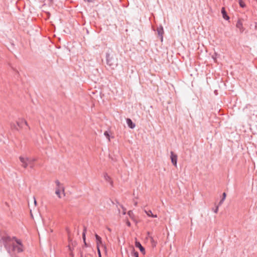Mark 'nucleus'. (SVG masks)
<instances>
[{"label": "nucleus", "mask_w": 257, "mask_h": 257, "mask_svg": "<svg viewBox=\"0 0 257 257\" xmlns=\"http://www.w3.org/2000/svg\"><path fill=\"white\" fill-rule=\"evenodd\" d=\"M4 246L11 257H20L17 254L24 250L21 240L13 236L5 235L2 237Z\"/></svg>", "instance_id": "nucleus-1"}, {"label": "nucleus", "mask_w": 257, "mask_h": 257, "mask_svg": "<svg viewBox=\"0 0 257 257\" xmlns=\"http://www.w3.org/2000/svg\"><path fill=\"white\" fill-rule=\"evenodd\" d=\"M106 57L107 64L114 69L117 66V59L108 53L106 54Z\"/></svg>", "instance_id": "nucleus-2"}, {"label": "nucleus", "mask_w": 257, "mask_h": 257, "mask_svg": "<svg viewBox=\"0 0 257 257\" xmlns=\"http://www.w3.org/2000/svg\"><path fill=\"white\" fill-rule=\"evenodd\" d=\"M19 159L22 163L21 165L23 168H26L28 166V165H29L30 167L32 169H33L34 168V163L30 161V158L20 156L19 157Z\"/></svg>", "instance_id": "nucleus-3"}, {"label": "nucleus", "mask_w": 257, "mask_h": 257, "mask_svg": "<svg viewBox=\"0 0 257 257\" xmlns=\"http://www.w3.org/2000/svg\"><path fill=\"white\" fill-rule=\"evenodd\" d=\"M171 159L172 163L173 164V165H174L175 167H177L178 156L172 151L171 152Z\"/></svg>", "instance_id": "nucleus-4"}, {"label": "nucleus", "mask_w": 257, "mask_h": 257, "mask_svg": "<svg viewBox=\"0 0 257 257\" xmlns=\"http://www.w3.org/2000/svg\"><path fill=\"white\" fill-rule=\"evenodd\" d=\"M61 191L62 192L64 195L65 196V188L64 187H61V188L56 187L55 194H56V195L58 196V197L59 198H61V196L60 194Z\"/></svg>", "instance_id": "nucleus-5"}, {"label": "nucleus", "mask_w": 257, "mask_h": 257, "mask_svg": "<svg viewBox=\"0 0 257 257\" xmlns=\"http://www.w3.org/2000/svg\"><path fill=\"white\" fill-rule=\"evenodd\" d=\"M97 246H101L102 248H105V245L102 243L101 238L97 234L95 235Z\"/></svg>", "instance_id": "nucleus-6"}, {"label": "nucleus", "mask_w": 257, "mask_h": 257, "mask_svg": "<svg viewBox=\"0 0 257 257\" xmlns=\"http://www.w3.org/2000/svg\"><path fill=\"white\" fill-rule=\"evenodd\" d=\"M23 124H25V125H26L27 126H28V128L30 130V127L28 125V124L26 120H25L24 119H23V118H21V119H19L18 121H17V125L20 127H23Z\"/></svg>", "instance_id": "nucleus-7"}, {"label": "nucleus", "mask_w": 257, "mask_h": 257, "mask_svg": "<svg viewBox=\"0 0 257 257\" xmlns=\"http://www.w3.org/2000/svg\"><path fill=\"white\" fill-rule=\"evenodd\" d=\"M135 246L136 247H138L140 249V251L141 252V253L143 254H145L146 252H145V248L142 245V244H141V243L139 241H136L135 242Z\"/></svg>", "instance_id": "nucleus-8"}, {"label": "nucleus", "mask_w": 257, "mask_h": 257, "mask_svg": "<svg viewBox=\"0 0 257 257\" xmlns=\"http://www.w3.org/2000/svg\"><path fill=\"white\" fill-rule=\"evenodd\" d=\"M158 35L161 37V41H163V34H164V29L162 26H160L159 27L157 28V29Z\"/></svg>", "instance_id": "nucleus-9"}, {"label": "nucleus", "mask_w": 257, "mask_h": 257, "mask_svg": "<svg viewBox=\"0 0 257 257\" xmlns=\"http://www.w3.org/2000/svg\"><path fill=\"white\" fill-rule=\"evenodd\" d=\"M221 12L222 15V17L224 19L226 20H228L229 19V17L228 16L227 13L225 11V9L224 7H222L221 8Z\"/></svg>", "instance_id": "nucleus-10"}, {"label": "nucleus", "mask_w": 257, "mask_h": 257, "mask_svg": "<svg viewBox=\"0 0 257 257\" xmlns=\"http://www.w3.org/2000/svg\"><path fill=\"white\" fill-rule=\"evenodd\" d=\"M126 121L129 127H130L131 128H135L136 126L135 124L132 121L131 119L127 118L126 119Z\"/></svg>", "instance_id": "nucleus-11"}, {"label": "nucleus", "mask_w": 257, "mask_h": 257, "mask_svg": "<svg viewBox=\"0 0 257 257\" xmlns=\"http://www.w3.org/2000/svg\"><path fill=\"white\" fill-rule=\"evenodd\" d=\"M104 180L110 183V184L112 186V184H113V182L111 179V178L110 177V176H109L108 175V174L107 173H104Z\"/></svg>", "instance_id": "nucleus-12"}, {"label": "nucleus", "mask_w": 257, "mask_h": 257, "mask_svg": "<svg viewBox=\"0 0 257 257\" xmlns=\"http://www.w3.org/2000/svg\"><path fill=\"white\" fill-rule=\"evenodd\" d=\"M144 211L145 212V213L147 214V215L149 217H153V218L157 217V215L153 214L152 211L150 210H145Z\"/></svg>", "instance_id": "nucleus-13"}, {"label": "nucleus", "mask_w": 257, "mask_h": 257, "mask_svg": "<svg viewBox=\"0 0 257 257\" xmlns=\"http://www.w3.org/2000/svg\"><path fill=\"white\" fill-rule=\"evenodd\" d=\"M236 26L237 28L239 29L241 32H243V25L240 20H238L237 22Z\"/></svg>", "instance_id": "nucleus-14"}, {"label": "nucleus", "mask_w": 257, "mask_h": 257, "mask_svg": "<svg viewBox=\"0 0 257 257\" xmlns=\"http://www.w3.org/2000/svg\"><path fill=\"white\" fill-rule=\"evenodd\" d=\"M55 183L56 185V187L61 188V187H64L63 185L60 183V182L58 180H56L55 181Z\"/></svg>", "instance_id": "nucleus-15"}, {"label": "nucleus", "mask_w": 257, "mask_h": 257, "mask_svg": "<svg viewBox=\"0 0 257 257\" xmlns=\"http://www.w3.org/2000/svg\"><path fill=\"white\" fill-rule=\"evenodd\" d=\"M150 240L152 244V246L153 247H155L156 246L157 241H155L153 237H150Z\"/></svg>", "instance_id": "nucleus-16"}, {"label": "nucleus", "mask_w": 257, "mask_h": 257, "mask_svg": "<svg viewBox=\"0 0 257 257\" xmlns=\"http://www.w3.org/2000/svg\"><path fill=\"white\" fill-rule=\"evenodd\" d=\"M239 4L240 7L241 8H244L246 6V5L245 4L244 2L242 0L239 1Z\"/></svg>", "instance_id": "nucleus-17"}, {"label": "nucleus", "mask_w": 257, "mask_h": 257, "mask_svg": "<svg viewBox=\"0 0 257 257\" xmlns=\"http://www.w3.org/2000/svg\"><path fill=\"white\" fill-rule=\"evenodd\" d=\"M85 231H86V228H84L83 230V233H82V237H83V239L84 242H85ZM85 243L86 244V243Z\"/></svg>", "instance_id": "nucleus-18"}, {"label": "nucleus", "mask_w": 257, "mask_h": 257, "mask_svg": "<svg viewBox=\"0 0 257 257\" xmlns=\"http://www.w3.org/2000/svg\"><path fill=\"white\" fill-rule=\"evenodd\" d=\"M11 127L12 129H15L16 130H18L16 125L15 123H11Z\"/></svg>", "instance_id": "nucleus-19"}, {"label": "nucleus", "mask_w": 257, "mask_h": 257, "mask_svg": "<svg viewBox=\"0 0 257 257\" xmlns=\"http://www.w3.org/2000/svg\"><path fill=\"white\" fill-rule=\"evenodd\" d=\"M104 135L108 139V141H110L109 135L107 131H105Z\"/></svg>", "instance_id": "nucleus-20"}, {"label": "nucleus", "mask_w": 257, "mask_h": 257, "mask_svg": "<svg viewBox=\"0 0 257 257\" xmlns=\"http://www.w3.org/2000/svg\"><path fill=\"white\" fill-rule=\"evenodd\" d=\"M127 214L129 215L130 217L132 218L133 215V212L132 210H130L129 211H128Z\"/></svg>", "instance_id": "nucleus-21"}, {"label": "nucleus", "mask_w": 257, "mask_h": 257, "mask_svg": "<svg viewBox=\"0 0 257 257\" xmlns=\"http://www.w3.org/2000/svg\"><path fill=\"white\" fill-rule=\"evenodd\" d=\"M133 254L134 257H139V253L137 251H135V250H133Z\"/></svg>", "instance_id": "nucleus-22"}, {"label": "nucleus", "mask_w": 257, "mask_h": 257, "mask_svg": "<svg viewBox=\"0 0 257 257\" xmlns=\"http://www.w3.org/2000/svg\"><path fill=\"white\" fill-rule=\"evenodd\" d=\"M101 246H97V251L98 253L99 254V257H101V254H100V247H101Z\"/></svg>", "instance_id": "nucleus-23"}, {"label": "nucleus", "mask_w": 257, "mask_h": 257, "mask_svg": "<svg viewBox=\"0 0 257 257\" xmlns=\"http://www.w3.org/2000/svg\"><path fill=\"white\" fill-rule=\"evenodd\" d=\"M37 160V158H30V161L33 162L34 163L35 162H36Z\"/></svg>", "instance_id": "nucleus-24"}, {"label": "nucleus", "mask_w": 257, "mask_h": 257, "mask_svg": "<svg viewBox=\"0 0 257 257\" xmlns=\"http://www.w3.org/2000/svg\"><path fill=\"white\" fill-rule=\"evenodd\" d=\"M226 193H225V192H224V193H223V194H222V199L223 200H225V198H226Z\"/></svg>", "instance_id": "nucleus-25"}, {"label": "nucleus", "mask_w": 257, "mask_h": 257, "mask_svg": "<svg viewBox=\"0 0 257 257\" xmlns=\"http://www.w3.org/2000/svg\"><path fill=\"white\" fill-rule=\"evenodd\" d=\"M218 206H217L216 208L214 209V212L215 213H217L218 212Z\"/></svg>", "instance_id": "nucleus-26"}, {"label": "nucleus", "mask_w": 257, "mask_h": 257, "mask_svg": "<svg viewBox=\"0 0 257 257\" xmlns=\"http://www.w3.org/2000/svg\"><path fill=\"white\" fill-rule=\"evenodd\" d=\"M85 2L93 3L95 0H84Z\"/></svg>", "instance_id": "nucleus-27"}, {"label": "nucleus", "mask_w": 257, "mask_h": 257, "mask_svg": "<svg viewBox=\"0 0 257 257\" xmlns=\"http://www.w3.org/2000/svg\"><path fill=\"white\" fill-rule=\"evenodd\" d=\"M126 224L129 227H130L131 225V222L128 220L126 221Z\"/></svg>", "instance_id": "nucleus-28"}, {"label": "nucleus", "mask_w": 257, "mask_h": 257, "mask_svg": "<svg viewBox=\"0 0 257 257\" xmlns=\"http://www.w3.org/2000/svg\"><path fill=\"white\" fill-rule=\"evenodd\" d=\"M224 201V200H223L222 199H221V200L220 201V202L219 203V205H220Z\"/></svg>", "instance_id": "nucleus-29"}, {"label": "nucleus", "mask_w": 257, "mask_h": 257, "mask_svg": "<svg viewBox=\"0 0 257 257\" xmlns=\"http://www.w3.org/2000/svg\"><path fill=\"white\" fill-rule=\"evenodd\" d=\"M122 208L123 209V214H124H124H125V213H125V210H126V209H124L123 207H122Z\"/></svg>", "instance_id": "nucleus-30"}, {"label": "nucleus", "mask_w": 257, "mask_h": 257, "mask_svg": "<svg viewBox=\"0 0 257 257\" xmlns=\"http://www.w3.org/2000/svg\"><path fill=\"white\" fill-rule=\"evenodd\" d=\"M34 203H35V205H36V204H37V201H36V199H35V197H34Z\"/></svg>", "instance_id": "nucleus-31"}, {"label": "nucleus", "mask_w": 257, "mask_h": 257, "mask_svg": "<svg viewBox=\"0 0 257 257\" xmlns=\"http://www.w3.org/2000/svg\"><path fill=\"white\" fill-rule=\"evenodd\" d=\"M107 229L109 231V232H111V229L109 228V227H107Z\"/></svg>", "instance_id": "nucleus-32"}, {"label": "nucleus", "mask_w": 257, "mask_h": 257, "mask_svg": "<svg viewBox=\"0 0 257 257\" xmlns=\"http://www.w3.org/2000/svg\"><path fill=\"white\" fill-rule=\"evenodd\" d=\"M255 29L257 30V24L255 26Z\"/></svg>", "instance_id": "nucleus-33"}, {"label": "nucleus", "mask_w": 257, "mask_h": 257, "mask_svg": "<svg viewBox=\"0 0 257 257\" xmlns=\"http://www.w3.org/2000/svg\"><path fill=\"white\" fill-rule=\"evenodd\" d=\"M135 206H137V202H136L135 203Z\"/></svg>", "instance_id": "nucleus-34"}, {"label": "nucleus", "mask_w": 257, "mask_h": 257, "mask_svg": "<svg viewBox=\"0 0 257 257\" xmlns=\"http://www.w3.org/2000/svg\"><path fill=\"white\" fill-rule=\"evenodd\" d=\"M256 1H257V0H255Z\"/></svg>", "instance_id": "nucleus-35"}]
</instances>
